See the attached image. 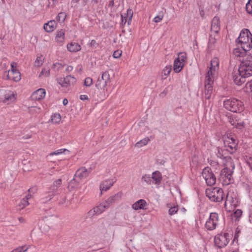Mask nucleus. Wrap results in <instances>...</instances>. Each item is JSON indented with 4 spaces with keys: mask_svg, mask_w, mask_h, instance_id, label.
I'll use <instances>...</instances> for the list:
<instances>
[{
    "mask_svg": "<svg viewBox=\"0 0 252 252\" xmlns=\"http://www.w3.org/2000/svg\"><path fill=\"white\" fill-rule=\"evenodd\" d=\"M79 183V181L76 180L75 178H74L70 181L69 186H71L72 188H74L78 185Z\"/></svg>",
    "mask_w": 252,
    "mask_h": 252,
    "instance_id": "47",
    "label": "nucleus"
},
{
    "mask_svg": "<svg viewBox=\"0 0 252 252\" xmlns=\"http://www.w3.org/2000/svg\"><path fill=\"white\" fill-rule=\"evenodd\" d=\"M178 211V206H171L168 210V213L172 216L177 213Z\"/></svg>",
    "mask_w": 252,
    "mask_h": 252,
    "instance_id": "37",
    "label": "nucleus"
},
{
    "mask_svg": "<svg viewBox=\"0 0 252 252\" xmlns=\"http://www.w3.org/2000/svg\"><path fill=\"white\" fill-rule=\"evenodd\" d=\"M107 208H108V207H106V204H104V202H103L100 203L97 206L94 207L92 210H90L89 213L93 215L94 214H100Z\"/></svg>",
    "mask_w": 252,
    "mask_h": 252,
    "instance_id": "17",
    "label": "nucleus"
},
{
    "mask_svg": "<svg viewBox=\"0 0 252 252\" xmlns=\"http://www.w3.org/2000/svg\"><path fill=\"white\" fill-rule=\"evenodd\" d=\"M219 221V215L216 212H212L210 214V216L206 221L205 226V228L209 231H212L216 229Z\"/></svg>",
    "mask_w": 252,
    "mask_h": 252,
    "instance_id": "8",
    "label": "nucleus"
},
{
    "mask_svg": "<svg viewBox=\"0 0 252 252\" xmlns=\"http://www.w3.org/2000/svg\"><path fill=\"white\" fill-rule=\"evenodd\" d=\"M168 88H166L159 94V96L160 98L164 97L168 93Z\"/></svg>",
    "mask_w": 252,
    "mask_h": 252,
    "instance_id": "53",
    "label": "nucleus"
},
{
    "mask_svg": "<svg viewBox=\"0 0 252 252\" xmlns=\"http://www.w3.org/2000/svg\"><path fill=\"white\" fill-rule=\"evenodd\" d=\"M80 98L82 100H88L89 99L88 96L87 95H81Z\"/></svg>",
    "mask_w": 252,
    "mask_h": 252,
    "instance_id": "61",
    "label": "nucleus"
},
{
    "mask_svg": "<svg viewBox=\"0 0 252 252\" xmlns=\"http://www.w3.org/2000/svg\"><path fill=\"white\" fill-rule=\"evenodd\" d=\"M176 59H179V61L184 63L187 60V55L185 53H180Z\"/></svg>",
    "mask_w": 252,
    "mask_h": 252,
    "instance_id": "41",
    "label": "nucleus"
},
{
    "mask_svg": "<svg viewBox=\"0 0 252 252\" xmlns=\"http://www.w3.org/2000/svg\"><path fill=\"white\" fill-rule=\"evenodd\" d=\"M242 214V211L241 210L237 209L236 210V211L234 213V217H236L237 218H240Z\"/></svg>",
    "mask_w": 252,
    "mask_h": 252,
    "instance_id": "52",
    "label": "nucleus"
},
{
    "mask_svg": "<svg viewBox=\"0 0 252 252\" xmlns=\"http://www.w3.org/2000/svg\"><path fill=\"white\" fill-rule=\"evenodd\" d=\"M220 30V20L219 19L215 17L212 21V25L211 27V32H214L215 33H217Z\"/></svg>",
    "mask_w": 252,
    "mask_h": 252,
    "instance_id": "19",
    "label": "nucleus"
},
{
    "mask_svg": "<svg viewBox=\"0 0 252 252\" xmlns=\"http://www.w3.org/2000/svg\"><path fill=\"white\" fill-rule=\"evenodd\" d=\"M211 64L215 65L216 67H219V62L218 58H213L211 61Z\"/></svg>",
    "mask_w": 252,
    "mask_h": 252,
    "instance_id": "48",
    "label": "nucleus"
},
{
    "mask_svg": "<svg viewBox=\"0 0 252 252\" xmlns=\"http://www.w3.org/2000/svg\"><path fill=\"white\" fill-rule=\"evenodd\" d=\"M216 155L218 158L222 159H223V157H224L222 154V150L219 148L218 149V152L216 154Z\"/></svg>",
    "mask_w": 252,
    "mask_h": 252,
    "instance_id": "50",
    "label": "nucleus"
},
{
    "mask_svg": "<svg viewBox=\"0 0 252 252\" xmlns=\"http://www.w3.org/2000/svg\"><path fill=\"white\" fill-rule=\"evenodd\" d=\"M249 220L251 223H252V205L251 206V208L250 209V215L249 216Z\"/></svg>",
    "mask_w": 252,
    "mask_h": 252,
    "instance_id": "63",
    "label": "nucleus"
},
{
    "mask_svg": "<svg viewBox=\"0 0 252 252\" xmlns=\"http://www.w3.org/2000/svg\"><path fill=\"white\" fill-rule=\"evenodd\" d=\"M49 73H50V69H49L44 68L42 70L41 72H40L39 76H40L42 75H44L45 76H47L49 75Z\"/></svg>",
    "mask_w": 252,
    "mask_h": 252,
    "instance_id": "49",
    "label": "nucleus"
},
{
    "mask_svg": "<svg viewBox=\"0 0 252 252\" xmlns=\"http://www.w3.org/2000/svg\"><path fill=\"white\" fill-rule=\"evenodd\" d=\"M72 69H73V66H72L71 65L67 66L66 68V70L68 72H70V71H72Z\"/></svg>",
    "mask_w": 252,
    "mask_h": 252,
    "instance_id": "64",
    "label": "nucleus"
},
{
    "mask_svg": "<svg viewBox=\"0 0 252 252\" xmlns=\"http://www.w3.org/2000/svg\"><path fill=\"white\" fill-rule=\"evenodd\" d=\"M115 182L113 180L107 179L103 181L99 186V189L100 190V194H102L103 191H107L114 184Z\"/></svg>",
    "mask_w": 252,
    "mask_h": 252,
    "instance_id": "16",
    "label": "nucleus"
},
{
    "mask_svg": "<svg viewBox=\"0 0 252 252\" xmlns=\"http://www.w3.org/2000/svg\"><path fill=\"white\" fill-rule=\"evenodd\" d=\"M29 204V203L28 202V201L26 200L25 198H23L19 204L20 209H23L24 208L28 206Z\"/></svg>",
    "mask_w": 252,
    "mask_h": 252,
    "instance_id": "42",
    "label": "nucleus"
},
{
    "mask_svg": "<svg viewBox=\"0 0 252 252\" xmlns=\"http://www.w3.org/2000/svg\"><path fill=\"white\" fill-rule=\"evenodd\" d=\"M171 70L172 66L171 65L166 66L161 72V79L165 80L169 75Z\"/></svg>",
    "mask_w": 252,
    "mask_h": 252,
    "instance_id": "30",
    "label": "nucleus"
},
{
    "mask_svg": "<svg viewBox=\"0 0 252 252\" xmlns=\"http://www.w3.org/2000/svg\"><path fill=\"white\" fill-rule=\"evenodd\" d=\"M229 123L233 126H243L244 123L234 116L228 118Z\"/></svg>",
    "mask_w": 252,
    "mask_h": 252,
    "instance_id": "26",
    "label": "nucleus"
},
{
    "mask_svg": "<svg viewBox=\"0 0 252 252\" xmlns=\"http://www.w3.org/2000/svg\"><path fill=\"white\" fill-rule=\"evenodd\" d=\"M141 179L148 184H151L152 182V177L149 175H144L142 176Z\"/></svg>",
    "mask_w": 252,
    "mask_h": 252,
    "instance_id": "40",
    "label": "nucleus"
},
{
    "mask_svg": "<svg viewBox=\"0 0 252 252\" xmlns=\"http://www.w3.org/2000/svg\"><path fill=\"white\" fill-rule=\"evenodd\" d=\"M184 63L179 61V59H175L174 62L173 70L176 73H179L181 71Z\"/></svg>",
    "mask_w": 252,
    "mask_h": 252,
    "instance_id": "23",
    "label": "nucleus"
},
{
    "mask_svg": "<svg viewBox=\"0 0 252 252\" xmlns=\"http://www.w3.org/2000/svg\"><path fill=\"white\" fill-rule=\"evenodd\" d=\"M208 162L212 166H215L218 165V163L216 161H214L213 160H211V159L209 160H208Z\"/></svg>",
    "mask_w": 252,
    "mask_h": 252,
    "instance_id": "59",
    "label": "nucleus"
},
{
    "mask_svg": "<svg viewBox=\"0 0 252 252\" xmlns=\"http://www.w3.org/2000/svg\"><path fill=\"white\" fill-rule=\"evenodd\" d=\"M32 137V134L31 133H28L26 135H24L22 137V138L24 139H27L30 138Z\"/></svg>",
    "mask_w": 252,
    "mask_h": 252,
    "instance_id": "62",
    "label": "nucleus"
},
{
    "mask_svg": "<svg viewBox=\"0 0 252 252\" xmlns=\"http://www.w3.org/2000/svg\"><path fill=\"white\" fill-rule=\"evenodd\" d=\"M150 141V139L148 137H145L136 142L135 144V147L138 148H141L146 145Z\"/></svg>",
    "mask_w": 252,
    "mask_h": 252,
    "instance_id": "32",
    "label": "nucleus"
},
{
    "mask_svg": "<svg viewBox=\"0 0 252 252\" xmlns=\"http://www.w3.org/2000/svg\"><path fill=\"white\" fill-rule=\"evenodd\" d=\"M246 9L247 12L252 15V0H249L246 4Z\"/></svg>",
    "mask_w": 252,
    "mask_h": 252,
    "instance_id": "38",
    "label": "nucleus"
},
{
    "mask_svg": "<svg viewBox=\"0 0 252 252\" xmlns=\"http://www.w3.org/2000/svg\"><path fill=\"white\" fill-rule=\"evenodd\" d=\"M232 237V234L229 233L218 234L214 238L215 245L220 249L224 248L227 246Z\"/></svg>",
    "mask_w": 252,
    "mask_h": 252,
    "instance_id": "5",
    "label": "nucleus"
},
{
    "mask_svg": "<svg viewBox=\"0 0 252 252\" xmlns=\"http://www.w3.org/2000/svg\"><path fill=\"white\" fill-rule=\"evenodd\" d=\"M202 175L208 186H212L215 184L216 178L211 168L208 166L205 167L202 170Z\"/></svg>",
    "mask_w": 252,
    "mask_h": 252,
    "instance_id": "7",
    "label": "nucleus"
},
{
    "mask_svg": "<svg viewBox=\"0 0 252 252\" xmlns=\"http://www.w3.org/2000/svg\"><path fill=\"white\" fill-rule=\"evenodd\" d=\"M93 84V79L90 77L85 78L84 84L86 87H90Z\"/></svg>",
    "mask_w": 252,
    "mask_h": 252,
    "instance_id": "44",
    "label": "nucleus"
},
{
    "mask_svg": "<svg viewBox=\"0 0 252 252\" xmlns=\"http://www.w3.org/2000/svg\"><path fill=\"white\" fill-rule=\"evenodd\" d=\"M233 170L227 167H224L221 170L220 175V179L222 181L223 184L228 185L233 183L234 180L232 178Z\"/></svg>",
    "mask_w": 252,
    "mask_h": 252,
    "instance_id": "6",
    "label": "nucleus"
},
{
    "mask_svg": "<svg viewBox=\"0 0 252 252\" xmlns=\"http://www.w3.org/2000/svg\"><path fill=\"white\" fill-rule=\"evenodd\" d=\"M214 80L205 81L204 97L206 99H210L213 92V85Z\"/></svg>",
    "mask_w": 252,
    "mask_h": 252,
    "instance_id": "11",
    "label": "nucleus"
},
{
    "mask_svg": "<svg viewBox=\"0 0 252 252\" xmlns=\"http://www.w3.org/2000/svg\"><path fill=\"white\" fill-rule=\"evenodd\" d=\"M46 92L45 89L40 88L34 92L32 94L33 99L36 100H40L44 98Z\"/></svg>",
    "mask_w": 252,
    "mask_h": 252,
    "instance_id": "18",
    "label": "nucleus"
},
{
    "mask_svg": "<svg viewBox=\"0 0 252 252\" xmlns=\"http://www.w3.org/2000/svg\"><path fill=\"white\" fill-rule=\"evenodd\" d=\"M66 17V14L64 12H60L58 14L57 18L60 21H64Z\"/></svg>",
    "mask_w": 252,
    "mask_h": 252,
    "instance_id": "46",
    "label": "nucleus"
},
{
    "mask_svg": "<svg viewBox=\"0 0 252 252\" xmlns=\"http://www.w3.org/2000/svg\"><path fill=\"white\" fill-rule=\"evenodd\" d=\"M147 203L144 199H140L132 205V208L135 210L145 209Z\"/></svg>",
    "mask_w": 252,
    "mask_h": 252,
    "instance_id": "20",
    "label": "nucleus"
},
{
    "mask_svg": "<svg viewBox=\"0 0 252 252\" xmlns=\"http://www.w3.org/2000/svg\"><path fill=\"white\" fill-rule=\"evenodd\" d=\"M67 49L71 52H76L81 50L80 46L77 43L71 42L67 46Z\"/></svg>",
    "mask_w": 252,
    "mask_h": 252,
    "instance_id": "25",
    "label": "nucleus"
},
{
    "mask_svg": "<svg viewBox=\"0 0 252 252\" xmlns=\"http://www.w3.org/2000/svg\"><path fill=\"white\" fill-rule=\"evenodd\" d=\"M246 162L252 171V157H249L246 160Z\"/></svg>",
    "mask_w": 252,
    "mask_h": 252,
    "instance_id": "54",
    "label": "nucleus"
},
{
    "mask_svg": "<svg viewBox=\"0 0 252 252\" xmlns=\"http://www.w3.org/2000/svg\"><path fill=\"white\" fill-rule=\"evenodd\" d=\"M233 198L232 195L230 194L229 192H228L227 195L226 196L225 202H224V206L226 207L227 204H228L230 205H233Z\"/></svg>",
    "mask_w": 252,
    "mask_h": 252,
    "instance_id": "35",
    "label": "nucleus"
},
{
    "mask_svg": "<svg viewBox=\"0 0 252 252\" xmlns=\"http://www.w3.org/2000/svg\"><path fill=\"white\" fill-rule=\"evenodd\" d=\"M152 179L155 182V184L158 185L161 183L162 175L159 171H156L152 173Z\"/></svg>",
    "mask_w": 252,
    "mask_h": 252,
    "instance_id": "22",
    "label": "nucleus"
},
{
    "mask_svg": "<svg viewBox=\"0 0 252 252\" xmlns=\"http://www.w3.org/2000/svg\"><path fill=\"white\" fill-rule=\"evenodd\" d=\"M122 52L119 50L116 51L114 52L113 56L114 58H118L121 55Z\"/></svg>",
    "mask_w": 252,
    "mask_h": 252,
    "instance_id": "55",
    "label": "nucleus"
},
{
    "mask_svg": "<svg viewBox=\"0 0 252 252\" xmlns=\"http://www.w3.org/2000/svg\"><path fill=\"white\" fill-rule=\"evenodd\" d=\"M162 19V16H157L154 19V21L156 23L160 22Z\"/></svg>",
    "mask_w": 252,
    "mask_h": 252,
    "instance_id": "58",
    "label": "nucleus"
},
{
    "mask_svg": "<svg viewBox=\"0 0 252 252\" xmlns=\"http://www.w3.org/2000/svg\"><path fill=\"white\" fill-rule=\"evenodd\" d=\"M123 193L122 191H119L117 193L111 196L108 198L105 201L104 204H106V207L109 208L111 205L114 204L116 202L121 200L122 197Z\"/></svg>",
    "mask_w": 252,
    "mask_h": 252,
    "instance_id": "12",
    "label": "nucleus"
},
{
    "mask_svg": "<svg viewBox=\"0 0 252 252\" xmlns=\"http://www.w3.org/2000/svg\"><path fill=\"white\" fill-rule=\"evenodd\" d=\"M247 51H245L242 48H240L238 47L233 50V53L236 57H243L244 59L246 56L249 55L246 54Z\"/></svg>",
    "mask_w": 252,
    "mask_h": 252,
    "instance_id": "27",
    "label": "nucleus"
},
{
    "mask_svg": "<svg viewBox=\"0 0 252 252\" xmlns=\"http://www.w3.org/2000/svg\"><path fill=\"white\" fill-rule=\"evenodd\" d=\"M223 163L225 166V167L234 169L235 164L231 157L226 156L223 157Z\"/></svg>",
    "mask_w": 252,
    "mask_h": 252,
    "instance_id": "21",
    "label": "nucleus"
},
{
    "mask_svg": "<svg viewBox=\"0 0 252 252\" xmlns=\"http://www.w3.org/2000/svg\"><path fill=\"white\" fill-rule=\"evenodd\" d=\"M11 73L17 71L18 70L16 69V63L15 62H12L11 63Z\"/></svg>",
    "mask_w": 252,
    "mask_h": 252,
    "instance_id": "56",
    "label": "nucleus"
},
{
    "mask_svg": "<svg viewBox=\"0 0 252 252\" xmlns=\"http://www.w3.org/2000/svg\"><path fill=\"white\" fill-rule=\"evenodd\" d=\"M2 97L4 102H6L7 101H12L15 99L14 95L13 93L9 92V93L5 94L4 92L2 91Z\"/></svg>",
    "mask_w": 252,
    "mask_h": 252,
    "instance_id": "31",
    "label": "nucleus"
},
{
    "mask_svg": "<svg viewBox=\"0 0 252 252\" xmlns=\"http://www.w3.org/2000/svg\"><path fill=\"white\" fill-rule=\"evenodd\" d=\"M51 120L53 124H58L61 121V117L60 114L59 113L54 114L52 116Z\"/></svg>",
    "mask_w": 252,
    "mask_h": 252,
    "instance_id": "34",
    "label": "nucleus"
},
{
    "mask_svg": "<svg viewBox=\"0 0 252 252\" xmlns=\"http://www.w3.org/2000/svg\"><path fill=\"white\" fill-rule=\"evenodd\" d=\"M224 144L226 148V150L230 154H233L236 151L238 142L233 137H227V139L224 140Z\"/></svg>",
    "mask_w": 252,
    "mask_h": 252,
    "instance_id": "10",
    "label": "nucleus"
},
{
    "mask_svg": "<svg viewBox=\"0 0 252 252\" xmlns=\"http://www.w3.org/2000/svg\"><path fill=\"white\" fill-rule=\"evenodd\" d=\"M56 21L55 20H51L44 25V29L47 32H52L56 27Z\"/></svg>",
    "mask_w": 252,
    "mask_h": 252,
    "instance_id": "24",
    "label": "nucleus"
},
{
    "mask_svg": "<svg viewBox=\"0 0 252 252\" xmlns=\"http://www.w3.org/2000/svg\"><path fill=\"white\" fill-rule=\"evenodd\" d=\"M110 82V75L107 71L104 72L101 77H99L95 83L98 89H104L107 84Z\"/></svg>",
    "mask_w": 252,
    "mask_h": 252,
    "instance_id": "9",
    "label": "nucleus"
},
{
    "mask_svg": "<svg viewBox=\"0 0 252 252\" xmlns=\"http://www.w3.org/2000/svg\"><path fill=\"white\" fill-rule=\"evenodd\" d=\"M236 42L240 44L241 48L245 51H250L252 48V34L250 31L248 29L243 30Z\"/></svg>",
    "mask_w": 252,
    "mask_h": 252,
    "instance_id": "2",
    "label": "nucleus"
},
{
    "mask_svg": "<svg viewBox=\"0 0 252 252\" xmlns=\"http://www.w3.org/2000/svg\"><path fill=\"white\" fill-rule=\"evenodd\" d=\"M223 107L226 110L234 113H240L245 109L244 102L234 97L225 99L223 101Z\"/></svg>",
    "mask_w": 252,
    "mask_h": 252,
    "instance_id": "3",
    "label": "nucleus"
},
{
    "mask_svg": "<svg viewBox=\"0 0 252 252\" xmlns=\"http://www.w3.org/2000/svg\"><path fill=\"white\" fill-rule=\"evenodd\" d=\"M43 63L42 62V57H37L35 62H34V66L39 67Z\"/></svg>",
    "mask_w": 252,
    "mask_h": 252,
    "instance_id": "43",
    "label": "nucleus"
},
{
    "mask_svg": "<svg viewBox=\"0 0 252 252\" xmlns=\"http://www.w3.org/2000/svg\"><path fill=\"white\" fill-rule=\"evenodd\" d=\"M36 191H37V188H36V187H32V188H30L28 189V192L30 193L34 194Z\"/></svg>",
    "mask_w": 252,
    "mask_h": 252,
    "instance_id": "57",
    "label": "nucleus"
},
{
    "mask_svg": "<svg viewBox=\"0 0 252 252\" xmlns=\"http://www.w3.org/2000/svg\"><path fill=\"white\" fill-rule=\"evenodd\" d=\"M216 38L215 35H213V34H210L208 44V47L210 49H213L214 47V44L216 42Z\"/></svg>",
    "mask_w": 252,
    "mask_h": 252,
    "instance_id": "33",
    "label": "nucleus"
},
{
    "mask_svg": "<svg viewBox=\"0 0 252 252\" xmlns=\"http://www.w3.org/2000/svg\"><path fill=\"white\" fill-rule=\"evenodd\" d=\"M76 80L75 78L71 75H67L63 79H61L59 83L63 87H67L70 85L75 83Z\"/></svg>",
    "mask_w": 252,
    "mask_h": 252,
    "instance_id": "14",
    "label": "nucleus"
},
{
    "mask_svg": "<svg viewBox=\"0 0 252 252\" xmlns=\"http://www.w3.org/2000/svg\"><path fill=\"white\" fill-rule=\"evenodd\" d=\"M215 72H214V70H212L211 68H209L208 70L207 75L206 76V79L205 81H208V80H214L213 78V75Z\"/></svg>",
    "mask_w": 252,
    "mask_h": 252,
    "instance_id": "36",
    "label": "nucleus"
},
{
    "mask_svg": "<svg viewBox=\"0 0 252 252\" xmlns=\"http://www.w3.org/2000/svg\"><path fill=\"white\" fill-rule=\"evenodd\" d=\"M232 72L234 82L241 85L246 81V78L252 76V56H246L243 59L239 68Z\"/></svg>",
    "mask_w": 252,
    "mask_h": 252,
    "instance_id": "1",
    "label": "nucleus"
},
{
    "mask_svg": "<svg viewBox=\"0 0 252 252\" xmlns=\"http://www.w3.org/2000/svg\"><path fill=\"white\" fill-rule=\"evenodd\" d=\"M91 168L87 169L85 167H82L76 171L74 177L78 178L81 180L83 178H87L91 172Z\"/></svg>",
    "mask_w": 252,
    "mask_h": 252,
    "instance_id": "13",
    "label": "nucleus"
},
{
    "mask_svg": "<svg viewBox=\"0 0 252 252\" xmlns=\"http://www.w3.org/2000/svg\"><path fill=\"white\" fill-rule=\"evenodd\" d=\"M56 40L58 43H62L64 40V31L63 29L57 32Z\"/></svg>",
    "mask_w": 252,
    "mask_h": 252,
    "instance_id": "29",
    "label": "nucleus"
},
{
    "mask_svg": "<svg viewBox=\"0 0 252 252\" xmlns=\"http://www.w3.org/2000/svg\"><path fill=\"white\" fill-rule=\"evenodd\" d=\"M96 44H97V43L95 40H92L90 42V44L91 47H95V48H96L95 45Z\"/></svg>",
    "mask_w": 252,
    "mask_h": 252,
    "instance_id": "60",
    "label": "nucleus"
},
{
    "mask_svg": "<svg viewBox=\"0 0 252 252\" xmlns=\"http://www.w3.org/2000/svg\"><path fill=\"white\" fill-rule=\"evenodd\" d=\"M205 194L209 200L214 202H221L225 196L223 189L219 187L206 189Z\"/></svg>",
    "mask_w": 252,
    "mask_h": 252,
    "instance_id": "4",
    "label": "nucleus"
},
{
    "mask_svg": "<svg viewBox=\"0 0 252 252\" xmlns=\"http://www.w3.org/2000/svg\"><path fill=\"white\" fill-rule=\"evenodd\" d=\"M62 180L61 179H58V180L55 181L53 183L52 189H56L57 190L58 188L62 185Z\"/></svg>",
    "mask_w": 252,
    "mask_h": 252,
    "instance_id": "39",
    "label": "nucleus"
},
{
    "mask_svg": "<svg viewBox=\"0 0 252 252\" xmlns=\"http://www.w3.org/2000/svg\"><path fill=\"white\" fill-rule=\"evenodd\" d=\"M67 151V150L65 149H59L55 152H52L49 154L50 156H53L54 155H59L62 153H63V152Z\"/></svg>",
    "mask_w": 252,
    "mask_h": 252,
    "instance_id": "45",
    "label": "nucleus"
},
{
    "mask_svg": "<svg viewBox=\"0 0 252 252\" xmlns=\"http://www.w3.org/2000/svg\"><path fill=\"white\" fill-rule=\"evenodd\" d=\"M11 74L13 75L12 76H11V75L9 74H7V78L8 79H11L15 82H18L21 80V73L18 70L13 72Z\"/></svg>",
    "mask_w": 252,
    "mask_h": 252,
    "instance_id": "28",
    "label": "nucleus"
},
{
    "mask_svg": "<svg viewBox=\"0 0 252 252\" xmlns=\"http://www.w3.org/2000/svg\"><path fill=\"white\" fill-rule=\"evenodd\" d=\"M57 192L56 189H51L49 191L43 193L41 198L42 203H46L51 200Z\"/></svg>",
    "mask_w": 252,
    "mask_h": 252,
    "instance_id": "15",
    "label": "nucleus"
},
{
    "mask_svg": "<svg viewBox=\"0 0 252 252\" xmlns=\"http://www.w3.org/2000/svg\"><path fill=\"white\" fill-rule=\"evenodd\" d=\"M133 14V13L132 10L131 9L129 8L127 10L126 16V18L127 17L129 18V19H132Z\"/></svg>",
    "mask_w": 252,
    "mask_h": 252,
    "instance_id": "51",
    "label": "nucleus"
}]
</instances>
